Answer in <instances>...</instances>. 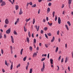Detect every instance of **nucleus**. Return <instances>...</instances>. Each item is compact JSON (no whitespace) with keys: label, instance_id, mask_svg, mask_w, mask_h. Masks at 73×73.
Returning <instances> with one entry per match:
<instances>
[{"label":"nucleus","instance_id":"obj_1","mask_svg":"<svg viewBox=\"0 0 73 73\" xmlns=\"http://www.w3.org/2000/svg\"><path fill=\"white\" fill-rule=\"evenodd\" d=\"M5 23L6 24H8L9 23V19H5Z\"/></svg>","mask_w":73,"mask_h":73},{"label":"nucleus","instance_id":"obj_2","mask_svg":"<svg viewBox=\"0 0 73 73\" xmlns=\"http://www.w3.org/2000/svg\"><path fill=\"white\" fill-rule=\"evenodd\" d=\"M11 33V29L9 28L6 31V33L7 34H9Z\"/></svg>","mask_w":73,"mask_h":73},{"label":"nucleus","instance_id":"obj_3","mask_svg":"<svg viewBox=\"0 0 73 73\" xmlns=\"http://www.w3.org/2000/svg\"><path fill=\"white\" fill-rule=\"evenodd\" d=\"M44 68H45V65L44 63L43 64V66L42 68H41V71L42 72H43V70H44Z\"/></svg>","mask_w":73,"mask_h":73},{"label":"nucleus","instance_id":"obj_4","mask_svg":"<svg viewBox=\"0 0 73 73\" xmlns=\"http://www.w3.org/2000/svg\"><path fill=\"white\" fill-rule=\"evenodd\" d=\"M6 5V3L4 1H3L2 2V3L1 4V6H4V5Z\"/></svg>","mask_w":73,"mask_h":73},{"label":"nucleus","instance_id":"obj_5","mask_svg":"<svg viewBox=\"0 0 73 73\" xmlns=\"http://www.w3.org/2000/svg\"><path fill=\"white\" fill-rule=\"evenodd\" d=\"M72 0H68V6H70V5H71V4L72 3Z\"/></svg>","mask_w":73,"mask_h":73},{"label":"nucleus","instance_id":"obj_6","mask_svg":"<svg viewBox=\"0 0 73 73\" xmlns=\"http://www.w3.org/2000/svg\"><path fill=\"white\" fill-rule=\"evenodd\" d=\"M61 19L60 17H58V23L60 24H61Z\"/></svg>","mask_w":73,"mask_h":73},{"label":"nucleus","instance_id":"obj_7","mask_svg":"<svg viewBox=\"0 0 73 73\" xmlns=\"http://www.w3.org/2000/svg\"><path fill=\"white\" fill-rule=\"evenodd\" d=\"M35 28H36V29L37 30V31H38V30L39 29V28H40V26H38V28H37V25H35Z\"/></svg>","mask_w":73,"mask_h":73},{"label":"nucleus","instance_id":"obj_8","mask_svg":"<svg viewBox=\"0 0 73 73\" xmlns=\"http://www.w3.org/2000/svg\"><path fill=\"white\" fill-rule=\"evenodd\" d=\"M11 41L12 43H14V39H13V36H11Z\"/></svg>","mask_w":73,"mask_h":73},{"label":"nucleus","instance_id":"obj_9","mask_svg":"<svg viewBox=\"0 0 73 73\" xmlns=\"http://www.w3.org/2000/svg\"><path fill=\"white\" fill-rule=\"evenodd\" d=\"M22 9H20V11L19 12V14L20 15H21L23 13V11H22Z\"/></svg>","mask_w":73,"mask_h":73},{"label":"nucleus","instance_id":"obj_10","mask_svg":"<svg viewBox=\"0 0 73 73\" xmlns=\"http://www.w3.org/2000/svg\"><path fill=\"white\" fill-rule=\"evenodd\" d=\"M19 5H16L15 6V8L16 10H18V9H19Z\"/></svg>","mask_w":73,"mask_h":73},{"label":"nucleus","instance_id":"obj_11","mask_svg":"<svg viewBox=\"0 0 73 73\" xmlns=\"http://www.w3.org/2000/svg\"><path fill=\"white\" fill-rule=\"evenodd\" d=\"M69 58L68 57H66V60H65V63H66V62H68V61Z\"/></svg>","mask_w":73,"mask_h":73},{"label":"nucleus","instance_id":"obj_12","mask_svg":"<svg viewBox=\"0 0 73 73\" xmlns=\"http://www.w3.org/2000/svg\"><path fill=\"white\" fill-rule=\"evenodd\" d=\"M13 63H12L11 66L10 67V70H12L13 69Z\"/></svg>","mask_w":73,"mask_h":73},{"label":"nucleus","instance_id":"obj_13","mask_svg":"<svg viewBox=\"0 0 73 73\" xmlns=\"http://www.w3.org/2000/svg\"><path fill=\"white\" fill-rule=\"evenodd\" d=\"M33 72V69L31 68L30 69L29 73H32Z\"/></svg>","mask_w":73,"mask_h":73},{"label":"nucleus","instance_id":"obj_14","mask_svg":"<svg viewBox=\"0 0 73 73\" xmlns=\"http://www.w3.org/2000/svg\"><path fill=\"white\" fill-rule=\"evenodd\" d=\"M54 36H53V37L52 39L51 40V42H53V41H54Z\"/></svg>","mask_w":73,"mask_h":73},{"label":"nucleus","instance_id":"obj_15","mask_svg":"<svg viewBox=\"0 0 73 73\" xmlns=\"http://www.w3.org/2000/svg\"><path fill=\"white\" fill-rule=\"evenodd\" d=\"M50 62L51 64L52 65L53 64V60L52 59H50Z\"/></svg>","mask_w":73,"mask_h":73},{"label":"nucleus","instance_id":"obj_16","mask_svg":"<svg viewBox=\"0 0 73 73\" xmlns=\"http://www.w3.org/2000/svg\"><path fill=\"white\" fill-rule=\"evenodd\" d=\"M24 29L25 32H27V29H26V27H25V26L24 27Z\"/></svg>","mask_w":73,"mask_h":73},{"label":"nucleus","instance_id":"obj_17","mask_svg":"<svg viewBox=\"0 0 73 73\" xmlns=\"http://www.w3.org/2000/svg\"><path fill=\"white\" fill-rule=\"evenodd\" d=\"M65 27L66 28L67 30H68V31L69 30V28H68V25H65Z\"/></svg>","mask_w":73,"mask_h":73},{"label":"nucleus","instance_id":"obj_18","mask_svg":"<svg viewBox=\"0 0 73 73\" xmlns=\"http://www.w3.org/2000/svg\"><path fill=\"white\" fill-rule=\"evenodd\" d=\"M48 24L49 25V26H51L53 24V23H49V22H48Z\"/></svg>","mask_w":73,"mask_h":73},{"label":"nucleus","instance_id":"obj_19","mask_svg":"<svg viewBox=\"0 0 73 73\" xmlns=\"http://www.w3.org/2000/svg\"><path fill=\"white\" fill-rule=\"evenodd\" d=\"M58 47H57L56 48V49L55 50V52L56 53H57V51H58Z\"/></svg>","mask_w":73,"mask_h":73},{"label":"nucleus","instance_id":"obj_20","mask_svg":"<svg viewBox=\"0 0 73 73\" xmlns=\"http://www.w3.org/2000/svg\"><path fill=\"white\" fill-rule=\"evenodd\" d=\"M27 40L28 43H29V38L27 37Z\"/></svg>","mask_w":73,"mask_h":73},{"label":"nucleus","instance_id":"obj_21","mask_svg":"<svg viewBox=\"0 0 73 73\" xmlns=\"http://www.w3.org/2000/svg\"><path fill=\"white\" fill-rule=\"evenodd\" d=\"M55 21H57V15H55Z\"/></svg>","mask_w":73,"mask_h":73},{"label":"nucleus","instance_id":"obj_22","mask_svg":"<svg viewBox=\"0 0 73 73\" xmlns=\"http://www.w3.org/2000/svg\"><path fill=\"white\" fill-rule=\"evenodd\" d=\"M50 8H49V7H48V9L47 10V12H50Z\"/></svg>","mask_w":73,"mask_h":73},{"label":"nucleus","instance_id":"obj_23","mask_svg":"<svg viewBox=\"0 0 73 73\" xmlns=\"http://www.w3.org/2000/svg\"><path fill=\"white\" fill-rule=\"evenodd\" d=\"M67 24H68L69 26H70V25H71V24H70V22H69V21H68L67 22Z\"/></svg>","mask_w":73,"mask_h":73},{"label":"nucleus","instance_id":"obj_24","mask_svg":"<svg viewBox=\"0 0 73 73\" xmlns=\"http://www.w3.org/2000/svg\"><path fill=\"white\" fill-rule=\"evenodd\" d=\"M31 20V18H30L28 19H26V22H28V21H29V20Z\"/></svg>","mask_w":73,"mask_h":73},{"label":"nucleus","instance_id":"obj_25","mask_svg":"<svg viewBox=\"0 0 73 73\" xmlns=\"http://www.w3.org/2000/svg\"><path fill=\"white\" fill-rule=\"evenodd\" d=\"M28 36L29 37H31V33H30V31H29L28 32Z\"/></svg>","mask_w":73,"mask_h":73},{"label":"nucleus","instance_id":"obj_26","mask_svg":"<svg viewBox=\"0 0 73 73\" xmlns=\"http://www.w3.org/2000/svg\"><path fill=\"white\" fill-rule=\"evenodd\" d=\"M36 6V4H35L32 6V7L33 8H35V7Z\"/></svg>","mask_w":73,"mask_h":73},{"label":"nucleus","instance_id":"obj_27","mask_svg":"<svg viewBox=\"0 0 73 73\" xmlns=\"http://www.w3.org/2000/svg\"><path fill=\"white\" fill-rule=\"evenodd\" d=\"M35 18H34L33 20V24H35Z\"/></svg>","mask_w":73,"mask_h":73},{"label":"nucleus","instance_id":"obj_28","mask_svg":"<svg viewBox=\"0 0 73 73\" xmlns=\"http://www.w3.org/2000/svg\"><path fill=\"white\" fill-rule=\"evenodd\" d=\"M23 49H22L21 51V55L23 54Z\"/></svg>","mask_w":73,"mask_h":73},{"label":"nucleus","instance_id":"obj_29","mask_svg":"<svg viewBox=\"0 0 73 73\" xmlns=\"http://www.w3.org/2000/svg\"><path fill=\"white\" fill-rule=\"evenodd\" d=\"M29 49L31 51H32V46H30Z\"/></svg>","mask_w":73,"mask_h":73},{"label":"nucleus","instance_id":"obj_30","mask_svg":"<svg viewBox=\"0 0 73 73\" xmlns=\"http://www.w3.org/2000/svg\"><path fill=\"white\" fill-rule=\"evenodd\" d=\"M14 35H17V33L15 31H14Z\"/></svg>","mask_w":73,"mask_h":73},{"label":"nucleus","instance_id":"obj_31","mask_svg":"<svg viewBox=\"0 0 73 73\" xmlns=\"http://www.w3.org/2000/svg\"><path fill=\"white\" fill-rule=\"evenodd\" d=\"M10 48L11 50H13V48H12V46H10Z\"/></svg>","mask_w":73,"mask_h":73},{"label":"nucleus","instance_id":"obj_32","mask_svg":"<svg viewBox=\"0 0 73 73\" xmlns=\"http://www.w3.org/2000/svg\"><path fill=\"white\" fill-rule=\"evenodd\" d=\"M26 58H27V57L26 56H25V57H24V58H23V61H25L26 60Z\"/></svg>","mask_w":73,"mask_h":73},{"label":"nucleus","instance_id":"obj_33","mask_svg":"<svg viewBox=\"0 0 73 73\" xmlns=\"http://www.w3.org/2000/svg\"><path fill=\"white\" fill-rule=\"evenodd\" d=\"M47 29H48V28H47V27H45L44 28V31H46Z\"/></svg>","mask_w":73,"mask_h":73},{"label":"nucleus","instance_id":"obj_34","mask_svg":"<svg viewBox=\"0 0 73 73\" xmlns=\"http://www.w3.org/2000/svg\"><path fill=\"white\" fill-rule=\"evenodd\" d=\"M52 5V3H49L48 4V6H49V7H50V6H51Z\"/></svg>","mask_w":73,"mask_h":73},{"label":"nucleus","instance_id":"obj_35","mask_svg":"<svg viewBox=\"0 0 73 73\" xmlns=\"http://www.w3.org/2000/svg\"><path fill=\"white\" fill-rule=\"evenodd\" d=\"M8 1H9L10 2V3H11L13 5V2H12V1H11V0H8Z\"/></svg>","mask_w":73,"mask_h":73},{"label":"nucleus","instance_id":"obj_36","mask_svg":"<svg viewBox=\"0 0 73 73\" xmlns=\"http://www.w3.org/2000/svg\"><path fill=\"white\" fill-rule=\"evenodd\" d=\"M20 66V64H19L17 66V68H18Z\"/></svg>","mask_w":73,"mask_h":73},{"label":"nucleus","instance_id":"obj_37","mask_svg":"<svg viewBox=\"0 0 73 73\" xmlns=\"http://www.w3.org/2000/svg\"><path fill=\"white\" fill-rule=\"evenodd\" d=\"M45 59V58H42L41 59V62H42Z\"/></svg>","mask_w":73,"mask_h":73},{"label":"nucleus","instance_id":"obj_38","mask_svg":"<svg viewBox=\"0 0 73 73\" xmlns=\"http://www.w3.org/2000/svg\"><path fill=\"white\" fill-rule=\"evenodd\" d=\"M29 4L30 5H32L33 4H32V2H31L30 3H29Z\"/></svg>","mask_w":73,"mask_h":73},{"label":"nucleus","instance_id":"obj_39","mask_svg":"<svg viewBox=\"0 0 73 73\" xmlns=\"http://www.w3.org/2000/svg\"><path fill=\"white\" fill-rule=\"evenodd\" d=\"M57 66V67L58 68V69H57V71L59 70L60 69H59V66Z\"/></svg>","mask_w":73,"mask_h":73},{"label":"nucleus","instance_id":"obj_40","mask_svg":"<svg viewBox=\"0 0 73 73\" xmlns=\"http://www.w3.org/2000/svg\"><path fill=\"white\" fill-rule=\"evenodd\" d=\"M1 53L2 54H3V53H4V51H3V49H1Z\"/></svg>","mask_w":73,"mask_h":73},{"label":"nucleus","instance_id":"obj_41","mask_svg":"<svg viewBox=\"0 0 73 73\" xmlns=\"http://www.w3.org/2000/svg\"><path fill=\"white\" fill-rule=\"evenodd\" d=\"M61 56H60L58 59V61H60V60H61Z\"/></svg>","mask_w":73,"mask_h":73},{"label":"nucleus","instance_id":"obj_42","mask_svg":"<svg viewBox=\"0 0 73 73\" xmlns=\"http://www.w3.org/2000/svg\"><path fill=\"white\" fill-rule=\"evenodd\" d=\"M34 43H36V39H34Z\"/></svg>","mask_w":73,"mask_h":73},{"label":"nucleus","instance_id":"obj_43","mask_svg":"<svg viewBox=\"0 0 73 73\" xmlns=\"http://www.w3.org/2000/svg\"><path fill=\"white\" fill-rule=\"evenodd\" d=\"M59 32H60V31H59V30L58 31L57 33V35H59Z\"/></svg>","mask_w":73,"mask_h":73},{"label":"nucleus","instance_id":"obj_44","mask_svg":"<svg viewBox=\"0 0 73 73\" xmlns=\"http://www.w3.org/2000/svg\"><path fill=\"white\" fill-rule=\"evenodd\" d=\"M48 35L49 36H52V34H51L50 33H49L48 34Z\"/></svg>","mask_w":73,"mask_h":73},{"label":"nucleus","instance_id":"obj_45","mask_svg":"<svg viewBox=\"0 0 73 73\" xmlns=\"http://www.w3.org/2000/svg\"><path fill=\"white\" fill-rule=\"evenodd\" d=\"M45 35L46 37L47 38H48V36H47V35H46V34H45Z\"/></svg>","mask_w":73,"mask_h":73},{"label":"nucleus","instance_id":"obj_46","mask_svg":"<svg viewBox=\"0 0 73 73\" xmlns=\"http://www.w3.org/2000/svg\"><path fill=\"white\" fill-rule=\"evenodd\" d=\"M65 11H63L62 14L63 15H65Z\"/></svg>","mask_w":73,"mask_h":73},{"label":"nucleus","instance_id":"obj_47","mask_svg":"<svg viewBox=\"0 0 73 73\" xmlns=\"http://www.w3.org/2000/svg\"><path fill=\"white\" fill-rule=\"evenodd\" d=\"M16 21H17L18 22H19V18H17Z\"/></svg>","mask_w":73,"mask_h":73},{"label":"nucleus","instance_id":"obj_48","mask_svg":"<svg viewBox=\"0 0 73 73\" xmlns=\"http://www.w3.org/2000/svg\"><path fill=\"white\" fill-rule=\"evenodd\" d=\"M28 67H29V66H28V65H27V66H26V69L27 70H28Z\"/></svg>","mask_w":73,"mask_h":73},{"label":"nucleus","instance_id":"obj_49","mask_svg":"<svg viewBox=\"0 0 73 73\" xmlns=\"http://www.w3.org/2000/svg\"><path fill=\"white\" fill-rule=\"evenodd\" d=\"M64 59L63 58H62V59H61V62L62 63L63 62H64Z\"/></svg>","mask_w":73,"mask_h":73},{"label":"nucleus","instance_id":"obj_50","mask_svg":"<svg viewBox=\"0 0 73 73\" xmlns=\"http://www.w3.org/2000/svg\"><path fill=\"white\" fill-rule=\"evenodd\" d=\"M5 64L6 65H7V62L6 60H5Z\"/></svg>","mask_w":73,"mask_h":73},{"label":"nucleus","instance_id":"obj_51","mask_svg":"<svg viewBox=\"0 0 73 73\" xmlns=\"http://www.w3.org/2000/svg\"><path fill=\"white\" fill-rule=\"evenodd\" d=\"M58 53H59V54H61V53H62V51L60 50L59 51Z\"/></svg>","mask_w":73,"mask_h":73},{"label":"nucleus","instance_id":"obj_52","mask_svg":"<svg viewBox=\"0 0 73 73\" xmlns=\"http://www.w3.org/2000/svg\"><path fill=\"white\" fill-rule=\"evenodd\" d=\"M43 32H44V31H43L42 30H41L40 31L41 33L42 34V33H43Z\"/></svg>","mask_w":73,"mask_h":73},{"label":"nucleus","instance_id":"obj_53","mask_svg":"<svg viewBox=\"0 0 73 73\" xmlns=\"http://www.w3.org/2000/svg\"><path fill=\"white\" fill-rule=\"evenodd\" d=\"M68 70H69L70 71V68L69 66H68Z\"/></svg>","mask_w":73,"mask_h":73},{"label":"nucleus","instance_id":"obj_54","mask_svg":"<svg viewBox=\"0 0 73 73\" xmlns=\"http://www.w3.org/2000/svg\"><path fill=\"white\" fill-rule=\"evenodd\" d=\"M40 10L39 9L38 11V14H39V13H40Z\"/></svg>","mask_w":73,"mask_h":73},{"label":"nucleus","instance_id":"obj_55","mask_svg":"<svg viewBox=\"0 0 73 73\" xmlns=\"http://www.w3.org/2000/svg\"><path fill=\"white\" fill-rule=\"evenodd\" d=\"M2 38V36L1 35V34H0V38Z\"/></svg>","mask_w":73,"mask_h":73},{"label":"nucleus","instance_id":"obj_56","mask_svg":"<svg viewBox=\"0 0 73 73\" xmlns=\"http://www.w3.org/2000/svg\"><path fill=\"white\" fill-rule=\"evenodd\" d=\"M46 20L45 19H44L43 20V22H44V23H45V22L46 21Z\"/></svg>","mask_w":73,"mask_h":73},{"label":"nucleus","instance_id":"obj_57","mask_svg":"<svg viewBox=\"0 0 73 73\" xmlns=\"http://www.w3.org/2000/svg\"><path fill=\"white\" fill-rule=\"evenodd\" d=\"M7 25H5V26H4L5 28H7Z\"/></svg>","mask_w":73,"mask_h":73},{"label":"nucleus","instance_id":"obj_58","mask_svg":"<svg viewBox=\"0 0 73 73\" xmlns=\"http://www.w3.org/2000/svg\"><path fill=\"white\" fill-rule=\"evenodd\" d=\"M29 3H27V7H28V5H29Z\"/></svg>","mask_w":73,"mask_h":73},{"label":"nucleus","instance_id":"obj_59","mask_svg":"<svg viewBox=\"0 0 73 73\" xmlns=\"http://www.w3.org/2000/svg\"><path fill=\"white\" fill-rule=\"evenodd\" d=\"M4 38H6V37H7V36H6V35H4Z\"/></svg>","mask_w":73,"mask_h":73},{"label":"nucleus","instance_id":"obj_60","mask_svg":"<svg viewBox=\"0 0 73 73\" xmlns=\"http://www.w3.org/2000/svg\"><path fill=\"white\" fill-rule=\"evenodd\" d=\"M3 2V0H0V3H2V2Z\"/></svg>","mask_w":73,"mask_h":73},{"label":"nucleus","instance_id":"obj_61","mask_svg":"<svg viewBox=\"0 0 73 73\" xmlns=\"http://www.w3.org/2000/svg\"><path fill=\"white\" fill-rule=\"evenodd\" d=\"M33 57H36V55H33Z\"/></svg>","mask_w":73,"mask_h":73},{"label":"nucleus","instance_id":"obj_62","mask_svg":"<svg viewBox=\"0 0 73 73\" xmlns=\"http://www.w3.org/2000/svg\"><path fill=\"white\" fill-rule=\"evenodd\" d=\"M2 72H5V71L4 69H2Z\"/></svg>","mask_w":73,"mask_h":73},{"label":"nucleus","instance_id":"obj_63","mask_svg":"<svg viewBox=\"0 0 73 73\" xmlns=\"http://www.w3.org/2000/svg\"><path fill=\"white\" fill-rule=\"evenodd\" d=\"M64 5H62V8H64Z\"/></svg>","mask_w":73,"mask_h":73},{"label":"nucleus","instance_id":"obj_64","mask_svg":"<svg viewBox=\"0 0 73 73\" xmlns=\"http://www.w3.org/2000/svg\"><path fill=\"white\" fill-rule=\"evenodd\" d=\"M46 20L47 21H48V17H46Z\"/></svg>","mask_w":73,"mask_h":73}]
</instances>
